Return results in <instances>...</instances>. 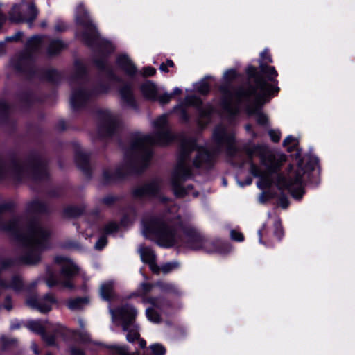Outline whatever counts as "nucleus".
<instances>
[{
    "label": "nucleus",
    "mask_w": 355,
    "mask_h": 355,
    "mask_svg": "<svg viewBox=\"0 0 355 355\" xmlns=\"http://www.w3.org/2000/svg\"><path fill=\"white\" fill-rule=\"evenodd\" d=\"M110 313L114 322H121L123 330L127 332L126 339L129 343L138 340L140 347H146V342L139 338L138 326L135 322V318L137 313L135 308L130 305H125L116 310L110 309Z\"/></svg>",
    "instance_id": "0eeeda50"
},
{
    "label": "nucleus",
    "mask_w": 355,
    "mask_h": 355,
    "mask_svg": "<svg viewBox=\"0 0 355 355\" xmlns=\"http://www.w3.org/2000/svg\"><path fill=\"white\" fill-rule=\"evenodd\" d=\"M47 44H49L48 52L51 55L57 53L64 48V44L60 40H51L46 36L32 37L28 42V47L31 49H37Z\"/></svg>",
    "instance_id": "ddd939ff"
},
{
    "label": "nucleus",
    "mask_w": 355,
    "mask_h": 355,
    "mask_svg": "<svg viewBox=\"0 0 355 355\" xmlns=\"http://www.w3.org/2000/svg\"><path fill=\"white\" fill-rule=\"evenodd\" d=\"M180 263L178 261H171L166 263L159 268V271L161 270L164 273H168L178 268H179Z\"/></svg>",
    "instance_id": "c756f323"
},
{
    "label": "nucleus",
    "mask_w": 355,
    "mask_h": 355,
    "mask_svg": "<svg viewBox=\"0 0 355 355\" xmlns=\"http://www.w3.org/2000/svg\"><path fill=\"white\" fill-rule=\"evenodd\" d=\"M6 230L12 232L21 248V259L28 264L37 263L48 248L49 232L39 222H33L26 230L19 220L10 222Z\"/></svg>",
    "instance_id": "39448f33"
},
{
    "label": "nucleus",
    "mask_w": 355,
    "mask_h": 355,
    "mask_svg": "<svg viewBox=\"0 0 355 355\" xmlns=\"http://www.w3.org/2000/svg\"><path fill=\"white\" fill-rule=\"evenodd\" d=\"M110 45V49L109 51H112L114 49L113 46L112 44H109Z\"/></svg>",
    "instance_id": "69168bd1"
},
{
    "label": "nucleus",
    "mask_w": 355,
    "mask_h": 355,
    "mask_svg": "<svg viewBox=\"0 0 355 355\" xmlns=\"http://www.w3.org/2000/svg\"><path fill=\"white\" fill-rule=\"evenodd\" d=\"M153 126L156 132L155 135L138 134L135 135L131 146L132 153H136L145 165L151 157V146L165 145L173 139V136L167 127L166 115H162L157 118L154 121Z\"/></svg>",
    "instance_id": "423d86ee"
},
{
    "label": "nucleus",
    "mask_w": 355,
    "mask_h": 355,
    "mask_svg": "<svg viewBox=\"0 0 355 355\" xmlns=\"http://www.w3.org/2000/svg\"><path fill=\"white\" fill-rule=\"evenodd\" d=\"M107 243V239L105 236H102L99 238L98 241L96 243L94 248L97 250L103 249Z\"/></svg>",
    "instance_id": "58836bf2"
},
{
    "label": "nucleus",
    "mask_w": 355,
    "mask_h": 355,
    "mask_svg": "<svg viewBox=\"0 0 355 355\" xmlns=\"http://www.w3.org/2000/svg\"><path fill=\"white\" fill-rule=\"evenodd\" d=\"M211 113V111L210 110H208L207 112V111H204V110H200V116H206L207 115H209V114Z\"/></svg>",
    "instance_id": "864d4df0"
},
{
    "label": "nucleus",
    "mask_w": 355,
    "mask_h": 355,
    "mask_svg": "<svg viewBox=\"0 0 355 355\" xmlns=\"http://www.w3.org/2000/svg\"><path fill=\"white\" fill-rule=\"evenodd\" d=\"M118 225L115 223H110L105 227L106 234H112L116 231Z\"/></svg>",
    "instance_id": "ea45409f"
},
{
    "label": "nucleus",
    "mask_w": 355,
    "mask_h": 355,
    "mask_svg": "<svg viewBox=\"0 0 355 355\" xmlns=\"http://www.w3.org/2000/svg\"><path fill=\"white\" fill-rule=\"evenodd\" d=\"M247 73L250 78H254L255 86L240 89L234 94H225L223 107L229 114H234L243 105L249 115H254L257 123L264 125L268 122V117L261 112V107L271 96L276 95L279 88L270 85L257 76V70L254 67H248Z\"/></svg>",
    "instance_id": "20e7f679"
},
{
    "label": "nucleus",
    "mask_w": 355,
    "mask_h": 355,
    "mask_svg": "<svg viewBox=\"0 0 355 355\" xmlns=\"http://www.w3.org/2000/svg\"><path fill=\"white\" fill-rule=\"evenodd\" d=\"M150 349L155 355H164L166 352L165 348L160 344H153Z\"/></svg>",
    "instance_id": "72a5a7b5"
},
{
    "label": "nucleus",
    "mask_w": 355,
    "mask_h": 355,
    "mask_svg": "<svg viewBox=\"0 0 355 355\" xmlns=\"http://www.w3.org/2000/svg\"><path fill=\"white\" fill-rule=\"evenodd\" d=\"M141 259L149 265L150 270L155 273L159 272V267L155 263V254L149 248L141 246L139 249Z\"/></svg>",
    "instance_id": "6ab92c4d"
},
{
    "label": "nucleus",
    "mask_w": 355,
    "mask_h": 355,
    "mask_svg": "<svg viewBox=\"0 0 355 355\" xmlns=\"http://www.w3.org/2000/svg\"><path fill=\"white\" fill-rule=\"evenodd\" d=\"M89 96V94L82 87L79 89L73 91L70 100L72 107L78 108L86 102Z\"/></svg>",
    "instance_id": "aec40b11"
},
{
    "label": "nucleus",
    "mask_w": 355,
    "mask_h": 355,
    "mask_svg": "<svg viewBox=\"0 0 355 355\" xmlns=\"http://www.w3.org/2000/svg\"><path fill=\"white\" fill-rule=\"evenodd\" d=\"M249 157H259L261 162L259 167L252 164L251 173L258 178L257 186L261 189L272 185L279 189L288 190L295 199H300L304 193V180L306 171L302 168V163L298 164L296 170H291L286 178L277 173L278 169L285 162L284 155L275 154L266 146H254L247 149Z\"/></svg>",
    "instance_id": "f03ea898"
},
{
    "label": "nucleus",
    "mask_w": 355,
    "mask_h": 355,
    "mask_svg": "<svg viewBox=\"0 0 355 355\" xmlns=\"http://www.w3.org/2000/svg\"><path fill=\"white\" fill-rule=\"evenodd\" d=\"M143 302L150 305L146 310V315L153 322L159 323L162 315H168L172 312L170 303L162 298L146 297L144 298Z\"/></svg>",
    "instance_id": "9d476101"
},
{
    "label": "nucleus",
    "mask_w": 355,
    "mask_h": 355,
    "mask_svg": "<svg viewBox=\"0 0 355 355\" xmlns=\"http://www.w3.org/2000/svg\"><path fill=\"white\" fill-rule=\"evenodd\" d=\"M175 111L176 112H180V116L182 119H184V120L187 119V115L186 114V112H185V110H184V107H183V105H178L177 107H175Z\"/></svg>",
    "instance_id": "37998d69"
},
{
    "label": "nucleus",
    "mask_w": 355,
    "mask_h": 355,
    "mask_svg": "<svg viewBox=\"0 0 355 355\" xmlns=\"http://www.w3.org/2000/svg\"><path fill=\"white\" fill-rule=\"evenodd\" d=\"M269 135L274 142H278L280 139V132L279 130H270Z\"/></svg>",
    "instance_id": "a19ab883"
},
{
    "label": "nucleus",
    "mask_w": 355,
    "mask_h": 355,
    "mask_svg": "<svg viewBox=\"0 0 355 355\" xmlns=\"http://www.w3.org/2000/svg\"><path fill=\"white\" fill-rule=\"evenodd\" d=\"M103 201L105 204L110 205L113 201V198H110V197H107V198H104Z\"/></svg>",
    "instance_id": "6e6d98bb"
},
{
    "label": "nucleus",
    "mask_w": 355,
    "mask_h": 355,
    "mask_svg": "<svg viewBox=\"0 0 355 355\" xmlns=\"http://www.w3.org/2000/svg\"><path fill=\"white\" fill-rule=\"evenodd\" d=\"M1 171H2V166H1V164L0 163V174L1 173Z\"/></svg>",
    "instance_id": "338daca9"
},
{
    "label": "nucleus",
    "mask_w": 355,
    "mask_h": 355,
    "mask_svg": "<svg viewBox=\"0 0 355 355\" xmlns=\"http://www.w3.org/2000/svg\"><path fill=\"white\" fill-rule=\"evenodd\" d=\"M65 28V26L64 24H61L60 25V24H58L56 25L55 26V29L58 31H62L63 30H64Z\"/></svg>",
    "instance_id": "603ef678"
},
{
    "label": "nucleus",
    "mask_w": 355,
    "mask_h": 355,
    "mask_svg": "<svg viewBox=\"0 0 355 355\" xmlns=\"http://www.w3.org/2000/svg\"><path fill=\"white\" fill-rule=\"evenodd\" d=\"M21 33H19L18 35H17L16 36L13 37H8V40H17L19 37V36L21 35Z\"/></svg>",
    "instance_id": "052dcab7"
},
{
    "label": "nucleus",
    "mask_w": 355,
    "mask_h": 355,
    "mask_svg": "<svg viewBox=\"0 0 355 355\" xmlns=\"http://www.w3.org/2000/svg\"><path fill=\"white\" fill-rule=\"evenodd\" d=\"M8 265L9 263L5 261L0 262V288L18 291L22 288V281L19 276H12L10 282H8V275L6 268Z\"/></svg>",
    "instance_id": "2eb2a0df"
},
{
    "label": "nucleus",
    "mask_w": 355,
    "mask_h": 355,
    "mask_svg": "<svg viewBox=\"0 0 355 355\" xmlns=\"http://www.w3.org/2000/svg\"><path fill=\"white\" fill-rule=\"evenodd\" d=\"M141 90L146 98L156 100L158 92L156 86L153 83L150 81L146 82L141 85Z\"/></svg>",
    "instance_id": "4be33fe9"
},
{
    "label": "nucleus",
    "mask_w": 355,
    "mask_h": 355,
    "mask_svg": "<svg viewBox=\"0 0 355 355\" xmlns=\"http://www.w3.org/2000/svg\"><path fill=\"white\" fill-rule=\"evenodd\" d=\"M26 327L31 331L40 334L48 345H55V336H48L46 334V331L54 329L53 325L48 321L31 320L27 322Z\"/></svg>",
    "instance_id": "4468645a"
},
{
    "label": "nucleus",
    "mask_w": 355,
    "mask_h": 355,
    "mask_svg": "<svg viewBox=\"0 0 355 355\" xmlns=\"http://www.w3.org/2000/svg\"><path fill=\"white\" fill-rule=\"evenodd\" d=\"M165 64L168 67H173L174 66L173 62L171 60H167Z\"/></svg>",
    "instance_id": "13d9d810"
},
{
    "label": "nucleus",
    "mask_w": 355,
    "mask_h": 355,
    "mask_svg": "<svg viewBox=\"0 0 355 355\" xmlns=\"http://www.w3.org/2000/svg\"><path fill=\"white\" fill-rule=\"evenodd\" d=\"M158 290L174 293H177L178 291V288L175 284L166 282H158L156 284L142 283L139 287L137 291L139 295H145L150 292L156 293Z\"/></svg>",
    "instance_id": "f3484780"
},
{
    "label": "nucleus",
    "mask_w": 355,
    "mask_h": 355,
    "mask_svg": "<svg viewBox=\"0 0 355 355\" xmlns=\"http://www.w3.org/2000/svg\"><path fill=\"white\" fill-rule=\"evenodd\" d=\"M275 232L274 235L277 238V240H280L281 238L283 236V230L281 227L280 220L278 218H276L275 219Z\"/></svg>",
    "instance_id": "2f4dec72"
},
{
    "label": "nucleus",
    "mask_w": 355,
    "mask_h": 355,
    "mask_svg": "<svg viewBox=\"0 0 355 355\" xmlns=\"http://www.w3.org/2000/svg\"><path fill=\"white\" fill-rule=\"evenodd\" d=\"M55 262L60 268V273L58 277H55L49 271L46 278L47 285L52 287L60 284L65 288H72L71 279L78 273V266L71 260L62 256L56 257Z\"/></svg>",
    "instance_id": "6e6552de"
},
{
    "label": "nucleus",
    "mask_w": 355,
    "mask_h": 355,
    "mask_svg": "<svg viewBox=\"0 0 355 355\" xmlns=\"http://www.w3.org/2000/svg\"><path fill=\"white\" fill-rule=\"evenodd\" d=\"M185 105L199 107L201 104L200 99L196 96H189L185 98Z\"/></svg>",
    "instance_id": "473e14b6"
},
{
    "label": "nucleus",
    "mask_w": 355,
    "mask_h": 355,
    "mask_svg": "<svg viewBox=\"0 0 355 355\" xmlns=\"http://www.w3.org/2000/svg\"><path fill=\"white\" fill-rule=\"evenodd\" d=\"M156 72V70L155 68L152 67H144L143 69V76H153Z\"/></svg>",
    "instance_id": "79ce46f5"
},
{
    "label": "nucleus",
    "mask_w": 355,
    "mask_h": 355,
    "mask_svg": "<svg viewBox=\"0 0 355 355\" xmlns=\"http://www.w3.org/2000/svg\"><path fill=\"white\" fill-rule=\"evenodd\" d=\"M213 139L217 145V150L211 153L208 152L206 148L199 147L195 140L188 139L182 142L178 163L171 178V184L177 196L182 197L190 194L197 196V193H191L192 187L188 186L184 188L181 185L182 181L191 175L190 158L192 153H196L193 165L200 167L204 164L210 165L215 154L223 149H225L228 154L233 153L234 134L232 130L223 125H219L214 132Z\"/></svg>",
    "instance_id": "7ed1b4c3"
},
{
    "label": "nucleus",
    "mask_w": 355,
    "mask_h": 355,
    "mask_svg": "<svg viewBox=\"0 0 355 355\" xmlns=\"http://www.w3.org/2000/svg\"><path fill=\"white\" fill-rule=\"evenodd\" d=\"M0 341L4 347L15 345L17 342V340L15 338H9L6 335H2L1 336Z\"/></svg>",
    "instance_id": "f704fd0d"
},
{
    "label": "nucleus",
    "mask_w": 355,
    "mask_h": 355,
    "mask_svg": "<svg viewBox=\"0 0 355 355\" xmlns=\"http://www.w3.org/2000/svg\"><path fill=\"white\" fill-rule=\"evenodd\" d=\"M76 162L79 168L86 169L88 162V157L85 153H79L76 156Z\"/></svg>",
    "instance_id": "cd10ccee"
},
{
    "label": "nucleus",
    "mask_w": 355,
    "mask_h": 355,
    "mask_svg": "<svg viewBox=\"0 0 355 355\" xmlns=\"http://www.w3.org/2000/svg\"><path fill=\"white\" fill-rule=\"evenodd\" d=\"M182 92V90L178 88V87H175L174 89H173V92L172 93L173 96L175 95V94H179Z\"/></svg>",
    "instance_id": "4d7b16f0"
},
{
    "label": "nucleus",
    "mask_w": 355,
    "mask_h": 355,
    "mask_svg": "<svg viewBox=\"0 0 355 355\" xmlns=\"http://www.w3.org/2000/svg\"><path fill=\"white\" fill-rule=\"evenodd\" d=\"M38 11L32 1H22L13 6L10 12V19L14 22L26 21L30 26L36 19Z\"/></svg>",
    "instance_id": "9b49d317"
},
{
    "label": "nucleus",
    "mask_w": 355,
    "mask_h": 355,
    "mask_svg": "<svg viewBox=\"0 0 355 355\" xmlns=\"http://www.w3.org/2000/svg\"><path fill=\"white\" fill-rule=\"evenodd\" d=\"M179 208L173 205L159 217L145 218L142 221V233L146 239L155 241L164 248L176 246L182 250H202L208 253L225 254L230 252L229 243L206 239L196 228L182 218Z\"/></svg>",
    "instance_id": "f257e3e1"
},
{
    "label": "nucleus",
    "mask_w": 355,
    "mask_h": 355,
    "mask_svg": "<svg viewBox=\"0 0 355 355\" xmlns=\"http://www.w3.org/2000/svg\"><path fill=\"white\" fill-rule=\"evenodd\" d=\"M71 355H84V352L79 347L72 346L69 348Z\"/></svg>",
    "instance_id": "c03bdc74"
},
{
    "label": "nucleus",
    "mask_w": 355,
    "mask_h": 355,
    "mask_svg": "<svg viewBox=\"0 0 355 355\" xmlns=\"http://www.w3.org/2000/svg\"><path fill=\"white\" fill-rule=\"evenodd\" d=\"M318 163V160L316 158H313L310 160V164H309V168L311 170H314Z\"/></svg>",
    "instance_id": "49530a36"
},
{
    "label": "nucleus",
    "mask_w": 355,
    "mask_h": 355,
    "mask_svg": "<svg viewBox=\"0 0 355 355\" xmlns=\"http://www.w3.org/2000/svg\"><path fill=\"white\" fill-rule=\"evenodd\" d=\"M259 236V241L260 243L270 247L272 245V243L268 239V233L266 228V225H263V227L258 231Z\"/></svg>",
    "instance_id": "bb28decb"
},
{
    "label": "nucleus",
    "mask_w": 355,
    "mask_h": 355,
    "mask_svg": "<svg viewBox=\"0 0 355 355\" xmlns=\"http://www.w3.org/2000/svg\"><path fill=\"white\" fill-rule=\"evenodd\" d=\"M117 64L119 67L128 76H134L137 72V68L128 55L123 54L118 57Z\"/></svg>",
    "instance_id": "412c9836"
},
{
    "label": "nucleus",
    "mask_w": 355,
    "mask_h": 355,
    "mask_svg": "<svg viewBox=\"0 0 355 355\" xmlns=\"http://www.w3.org/2000/svg\"><path fill=\"white\" fill-rule=\"evenodd\" d=\"M237 76L236 71L235 69H231L227 70L223 75V78L227 81H231L234 79Z\"/></svg>",
    "instance_id": "e433bc0d"
},
{
    "label": "nucleus",
    "mask_w": 355,
    "mask_h": 355,
    "mask_svg": "<svg viewBox=\"0 0 355 355\" xmlns=\"http://www.w3.org/2000/svg\"><path fill=\"white\" fill-rule=\"evenodd\" d=\"M31 349L35 352V354H38L40 353L37 345L34 343H32V345H31Z\"/></svg>",
    "instance_id": "3c124183"
},
{
    "label": "nucleus",
    "mask_w": 355,
    "mask_h": 355,
    "mask_svg": "<svg viewBox=\"0 0 355 355\" xmlns=\"http://www.w3.org/2000/svg\"><path fill=\"white\" fill-rule=\"evenodd\" d=\"M40 26L42 27H46V21H42L41 24H40Z\"/></svg>",
    "instance_id": "0e129e2a"
},
{
    "label": "nucleus",
    "mask_w": 355,
    "mask_h": 355,
    "mask_svg": "<svg viewBox=\"0 0 355 355\" xmlns=\"http://www.w3.org/2000/svg\"><path fill=\"white\" fill-rule=\"evenodd\" d=\"M20 327V324L17 321H12L10 324V329L14 330L19 329Z\"/></svg>",
    "instance_id": "09e8293b"
},
{
    "label": "nucleus",
    "mask_w": 355,
    "mask_h": 355,
    "mask_svg": "<svg viewBox=\"0 0 355 355\" xmlns=\"http://www.w3.org/2000/svg\"><path fill=\"white\" fill-rule=\"evenodd\" d=\"M245 129H246V130H247L248 132H250V131H251L252 126H251L250 125H247L245 126Z\"/></svg>",
    "instance_id": "680f3d73"
},
{
    "label": "nucleus",
    "mask_w": 355,
    "mask_h": 355,
    "mask_svg": "<svg viewBox=\"0 0 355 355\" xmlns=\"http://www.w3.org/2000/svg\"><path fill=\"white\" fill-rule=\"evenodd\" d=\"M298 141L297 140L292 136H288L283 142V144L285 147L287 148L288 151L293 150L296 146H297Z\"/></svg>",
    "instance_id": "7c9ffc66"
},
{
    "label": "nucleus",
    "mask_w": 355,
    "mask_h": 355,
    "mask_svg": "<svg viewBox=\"0 0 355 355\" xmlns=\"http://www.w3.org/2000/svg\"><path fill=\"white\" fill-rule=\"evenodd\" d=\"M88 303V300L86 297L84 298H76L68 301L67 306L71 310H79L83 309Z\"/></svg>",
    "instance_id": "b1692460"
},
{
    "label": "nucleus",
    "mask_w": 355,
    "mask_h": 355,
    "mask_svg": "<svg viewBox=\"0 0 355 355\" xmlns=\"http://www.w3.org/2000/svg\"><path fill=\"white\" fill-rule=\"evenodd\" d=\"M168 67L166 65L165 63H162L161 65H160V70L162 71H164V72H167L168 71V69H167Z\"/></svg>",
    "instance_id": "5fc2aeb1"
},
{
    "label": "nucleus",
    "mask_w": 355,
    "mask_h": 355,
    "mask_svg": "<svg viewBox=\"0 0 355 355\" xmlns=\"http://www.w3.org/2000/svg\"><path fill=\"white\" fill-rule=\"evenodd\" d=\"M90 235H91V232H88V233H86V236H90Z\"/></svg>",
    "instance_id": "774afa93"
},
{
    "label": "nucleus",
    "mask_w": 355,
    "mask_h": 355,
    "mask_svg": "<svg viewBox=\"0 0 355 355\" xmlns=\"http://www.w3.org/2000/svg\"><path fill=\"white\" fill-rule=\"evenodd\" d=\"M78 322H79V324L81 328H83L84 327V321L82 320V319H79L78 320Z\"/></svg>",
    "instance_id": "bf43d9fd"
},
{
    "label": "nucleus",
    "mask_w": 355,
    "mask_h": 355,
    "mask_svg": "<svg viewBox=\"0 0 355 355\" xmlns=\"http://www.w3.org/2000/svg\"><path fill=\"white\" fill-rule=\"evenodd\" d=\"M80 338L83 343L90 341L89 335L87 332H83L80 336Z\"/></svg>",
    "instance_id": "a18cd8bd"
},
{
    "label": "nucleus",
    "mask_w": 355,
    "mask_h": 355,
    "mask_svg": "<svg viewBox=\"0 0 355 355\" xmlns=\"http://www.w3.org/2000/svg\"><path fill=\"white\" fill-rule=\"evenodd\" d=\"M159 187V182L155 180L136 189L134 195L139 198L156 196L158 195Z\"/></svg>",
    "instance_id": "a211bd4d"
},
{
    "label": "nucleus",
    "mask_w": 355,
    "mask_h": 355,
    "mask_svg": "<svg viewBox=\"0 0 355 355\" xmlns=\"http://www.w3.org/2000/svg\"><path fill=\"white\" fill-rule=\"evenodd\" d=\"M194 88L196 92L202 94H206L209 91V85L207 80L203 79L194 85Z\"/></svg>",
    "instance_id": "c85d7f7f"
},
{
    "label": "nucleus",
    "mask_w": 355,
    "mask_h": 355,
    "mask_svg": "<svg viewBox=\"0 0 355 355\" xmlns=\"http://www.w3.org/2000/svg\"><path fill=\"white\" fill-rule=\"evenodd\" d=\"M113 282H107L103 283L100 288V294L105 300H110L114 295Z\"/></svg>",
    "instance_id": "5701e85b"
},
{
    "label": "nucleus",
    "mask_w": 355,
    "mask_h": 355,
    "mask_svg": "<svg viewBox=\"0 0 355 355\" xmlns=\"http://www.w3.org/2000/svg\"><path fill=\"white\" fill-rule=\"evenodd\" d=\"M111 349L112 353L116 355H138V352L130 353L128 348L125 345H114L109 347Z\"/></svg>",
    "instance_id": "a878e982"
},
{
    "label": "nucleus",
    "mask_w": 355,
    "mask_h": 355,
    "mask_svg": "<svg viewBox=\"0 0 355 355\" xmlns=\"http://www.w3.org/2000/svg\"><path fill=\"white\" fill-rule=\"evenodd\" d=\"M172 98V94L164 93L159 96L157 95L156 99H157L161 104L164 105L166 103H168L171 100Z\"/></svg>",
    "instance_id": "c9c22d12"
},
{
    "label": "nucleus",
    "mask_w": 355,
    "mask_h": 355,
    "mask_svg": "<svg viewBox=\"0 0 355 355\" xmlns=\"http://www.w3.org/2000/svg\"><path fill=\"white\" fill-rule=\"evenodd\" d=\"M121 98L128 105H133L134 98L132 89L129 86H124L120 89Z\"/></svg>",
    "instance_id": "393cba45"
},
{
    "label": "nucleus",
    "mask_w": 355,
    "mask_h": 355,
    "mask_svg": "<svg viewBox=\"0 0 355 355\" xmlns=\"http://www.w3.org/2000/svg\"><path fill=\"white\" fill-rule=\"evenodd\" d=\"M76 17L77 22L80 24L84 29V33L80 35H78V37L88 45H92L98 39V34L96 26L92 24L83 4L78 6Z\"/></svg>",
    "instance_id": "1a4fd4ad"
},
{
    "label": "nucleus",
    "mask_w": 355,
    "mask_h": 355,
    "mask_svg": "<svg viewBox=\"0 0 355 355\" xmlns=\"http://www.w3.org/2000/svg\"><path fill=\"white\" fill-rule=\"evenodd\" d=\"M279 205L283 208H286L288 206V202L286 198H282L279 200Z\"/></svg>",
    "instance_id": "de8ad7c7"
},
{
    "label": "nucleus",
    "mask_w": 355,
    "mask_h": 355,
    "mask_svg": "<svg viewBox=\"0 0 355 355\" xmlns=\"http://www.w3.org/2000/svg\"><path fill=\"white\" fill-rule=\"evenodd\" d=\"M230 236L232 239L236 241H243L244 240L243 235L236 230H232L230 232Z\"/></svg>",
    "instance_id": "4c0bfd02"
},
{
    "label": "nucleus",
    "mask_w": 355,
    "mask_h": 355,
    "mask_svg": "<svg viewBox=\"0 0 355 355\" xmlns=\"http://www.w3.org/2000/svg\"><path fill=\"white\" fill-rule=\"evenodd\" d=\"M260 56L261 60L259 61V68L261 71L267 76L269 80L272 83V84H270V85L277 87L278 81L276 80V77L278 76L277 71L275 70L274 67L268 66L263 63L272 62V59L270 57L268 50L265 49L263 52H261Z\"/></svg>",
    "instance_id": "dca6fc26"
},
{
    "label": "nucleus",
    "mask_w": 355,
    "mask_h": 355,
    "mask_svg": "<svg viewBox=\"0 0 355 355\" xmlns=\"http://www.w3.org/2000/svg\"><path fill=\"white\" fill-rule=\"evenodd\" d=\"M4 308L8 311H10L12 309V304L8 298L6 299V302L4 305Z\"/></svg>",
    "instance_id": "8fccbe9b"
},
{
    "label": "nucleus",
    "mask_w": 355,
    "mask_h": 355,
    "mask_svg": "<svg viewBox=\"0 0 355 355\" xmlns=\"http://www.w3.org/2000/svg\"><path fill=\"white\" fill-rule=\"evenodd\" d=\"M26 302L29 307L42 313H46L52 309L53 306L56 303V299L51 294H47L42 297L32 295L27 297Z\"/></svg>",
    "instance_id": "f8f14e48"
},
{
    "label": "nucleus",
    "mask_w": 355,
    "mask_h": 355,
    "mask_svg": "<svg viewBox=\"0 0 355 355\" xmlns=\"http://www.w3.org/2000/svg\"><path fill=\"white\" fill-rule=\"evenodd\" d=\"M104 176H105V178L106 179H107V180H111L112 179V178H108V177H107V172H105V173H104Z\"/></svg>",
    "instance_id": "e2e57ef3"
}]
</instances>
